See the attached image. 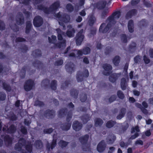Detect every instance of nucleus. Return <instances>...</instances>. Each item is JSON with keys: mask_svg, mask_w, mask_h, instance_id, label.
<instances>
[{"mask_svg": "<svg viewBox=\"0 0 153 153\" xmlns=\"http://www.w3.org/2000/svg\"><path fill=\"white\" fill-rule=\"evenodd\" d=\"M121 13L119 11L114 12L106 19L108 22L107 25L105 23L101 24L99 27V31L100 33H105L108 32L112 27V23L115 22V19H119L121 16Z\"/></svg>", "mask_w": 153, "mask_h": 153, "instance_id": "nucleus-1", "label": "nucleus"}, {"mask_svg": "<svg viewBox=\"0 0 153 153\" xmlns=\"http://www.w3.org/2000/svg\"><path fill=\"white\" fill-rule=\"evenodd\" d=\"M60 6L59 1L54 2L51 5L49 8L46 7L42 4H40L37 6V9L39 10L43 11L45 13L49 14L50 13H55Z\"/></svg>", "mask_w": 153, "mask_h": 153, "instance_id": "nucleus-2", "label": "nucleus"}, {"mask_svg": "<svg viewBox=\"0 0 153 153\" xmlns=\"http://www.w3.org/2000/svg\"><path fill=\"white\" fill-rule=\"evenodd\" d=\"M89 137V135L86 134L80 137L79 138L80 143L82 145V149L84 151H88L91 150L90 144H87Z\"/></svg>", "mask_w": 153, "mask_h": 153, "instance_id": "nucleus-3", "label": "nucleus"}, {"mask_svg": "<svg viewBox=\"0 0 153 153\" xmlns=\"http://www.w3.org/2000/svg\"><path fill=\"white\" fill-rule=\"evenodd\" d=\"M35 85L34 81L31 79H29L25 82L24 88L25 91L28 92L32 90Z\"/></svg>", "mask_w": 153, "mask_h": 153, "instance_id": "nucleus-4", "label": "nucleus"}, {"mask_svg": "<svg viewBox=\"0 0 153 153\" xmlns=\"http://www.w3.org/2000/svg\"><path fill=\"white\" fill-rule=\"evenodd\" d=\"M19 141H22V143H23V146H25V150L27 153H31L32 152L33 150V145L30 142H28L27 144H26V140L23 137L20 138L19 140Z\"/></svg>", "mask_w": 153, "mask_h": 153, "instance_id": "nucleus-5", "label": "nucleus"}, {"mask_svg": "<svg viewBox=\"0 0 153 153\" xmlns=\"http://www.w3.org/2000/svg\"><path fill=\"white\" fill-rule=\"evenodd\" d=\"M89 76V73L87 70L84 72L80 71L78 72L76 74V78L78 82H81L83 80V77H88Z\"/></svg>", "mask_w": 153, "mask_h": 153, "instance_id": "nucleus-6", "label": "nucleus"}, {"mask_svg": "<svg viewBox=\"0 0 153 153\" xmlns=\"http://www.w3.org/2000/svg\"><path fill=\"white\" fill-rule=\"evenodd\" d=\"M55 115L56 111L53 109H47L43 113V116L48 119H53L55 117Z\"/></svg>", "mask_w": 153, "mask_h": 153, "instance_id": "nucleus-7", "label": "nucleus"}, {"mask_svg": "<svg viewBox=\"0 0 153 153\" xmlns=\"http://www.w3.org/2000/svg\"><path fill=\"white\" fill-rule=\"evenodd\" d=\"M83 29H81L76 34L75 37L76 43L77 46H80L84 38V36L82 34Z\"/></svg>", "mask_w": 153, "mask_h": 153, "instance_id": "nucleus-8", "label": "nucleus"}, {"mask_svg": "<svg viewBox=\"0 0 153 153\" xmlns=\"http://www.w3.org/2000/svg\"><path fill=\"white\" fill-rule=\"evenodd\" d=\"M102 67L106 71H104L102 72L103 74L105 76L110 75L112 73L111 71L112 69V66L109 64L105 63L103 65Z\"/></svg>", "mask_w": 153, "mask_h": 153, "instance_id": "nucleus-9", "label": "nucleus"}, {"mask_svg": "<svg viewBox=\"0 0 153 153\" xmlns=\"http://www.w3.org/2000/svg\"><path fill=\"white\" fill-rule=\"evenodd\" d=\"M33 23L34 27H40L43 23V18L39 16H36L33 19Z\"/></svg>", "mask_w": 153, "mask_h": 153, "instance_id": "nucleus-10", "label": "nucleus"}, {"mask_svg": "<svg viewBox=\"0 0 153 153\" xmlns=\"http://www.w3.org/2000/svg\"><path fill=\"white\" fill-rule=\"evenodd\" d=\"M139 127L138 126H136L134 127H132L131 129V133L132 134L136 132L134 135H132L129 138V139L133 140L138 137L139 136V134L138 133L140 131Z\"/></svg>", "mask_w": 153, "mask_h": 153, "instance_id": "nucleus-11", "label": "nucleus"}, {"mask_svg": "<svg viewBox=\"0 0 153 153\" xmlns=\"http://www.w3.org/2000/svg\"><path fill=\"white\" fill-rule=\"evenodd\" d=\"M1 137L3 139L4 143L8 147L12 144L13 138L9 135H1Z\"/></svg>", "mask_w": 153, "mask_h": 153, "instance_id": "nucleus-12", "label": "nucleus"}, {"mask_svg": "<svg viewBox=\"0 0 153 153\" xmlns=\"http://www.w3.org/2000/svg\"><path fill=\"white\" fill-rule=\"evenodd\" d=\"M68 30L66 32L67 36L69 37H73L75 33V30L73 28L72 25H68L67 26Z\"/></svg>", "mask_w": 153, "mask_h": 153, "instance_id": "nucleus-13", "label": "nucleus"}, {"mask_svg": "<svg viewBox=\"0 0 153 153\" xmlns=\"http://www.w3.org/2000/svg\"><path fill=\"white\" fill-rule=\"evenodd\" d=\"M82 126V124L78 120L74 121L72 124L73 129L76 131H78L81 130Z\"/></svg>", "mask_w": 153, "mask_h": 153, "instance_id": "nucleus-14", "label": "nucleus"}, {"mask_svg": "<svg viewBox=\"0 0 153 153\" xmlns=\"http://www.w3.org/2000/svg\"><path fill=\"white\" fill-rule=\"evenodd\" d=\"M106 145L105 141L102 140L100 141L97 147V151L99 152H102L105 150Z\"/></svg>", "mask_w": 153, "mask_h": 153, "instance_id": "nucleus-15", "label": "nucleus"}, {"mask_svg": "<svg viewBox=\"0 0 153 153\" xmlns=\"http://www.w3.org/2000/svg\"><path fill=\"white\" fill-rule=\"evenodd\" d=\"M65 68L68 72L71 74L74 71L75 65L72 62H69L65 65Z\"/></svg>", "mask_w": 153, "mask_h": 153, "instance_id": "nucleus-16", "label": "nucleus"}, {"mask_svg": "<svg viewBox=\"0 0 153 153\" xmlns=\"http://www.w3.org/2000/svg\"><path fill=\"white\" fill-rule=\"evenodd\" d=\"M137 12V10L135 9H131L128 11L126 14L125 17L126 19L131 18L133 16H135Z\"/></svg>", "mask_w": 153, "mask_h": 153, "instance_id": "nucleus-17", "label": "nucleus"}, {"mask_svg": "<svg viewBox=\"0 0 153 153\" xmlns=\"http://www.w3.org/2000/svg\"><path fill=\"white\" fill-rule=\"evenodd\" d=\"M107 4L106 1L104 0L100 1L96 4V7L99 10H102L105 7Z\"/></svg>", "mask_w": 153, "mask_h": 153, "instance_id": "nucleus-18", "label": "nucleus"}, {"mask_svg": "<svg viewBox=\"0 0 153 153\" xmlns=\"http://www.w3.org/2000/svg\"><path fill=\"white\" fill-rule=\"evenodd\" d=\"M80 118L83 123L84 124H86L90 120L91 117L89 114H85L81 116Z\"/></svg>", "mask_w": 153, "mask_h": 153, "instance_id": "nucleus-19", "label": "nucleus"}, {"mask_svg": "<svg viewBox=\"0 0 153 153\" xmlns=\"http://www.w3.org/2000/svg\"><path fill=\"white\" fill-rule=\"evenodd\" d=\"M116 139V136L114 134H111L108 136L106 140L108 144H111L114 142Z\"/></svg>", "mask_w": 153, "mask_h": 153, "instance_id": "nucleus-20", "label": "nucleus"}, {"mask_svg": "<svg viewBox=\"0 0 153 153\" xmlns=\"http://www.w3.org/2000/svg\"><path fill=\"white\" fill-rule=\"evenodd\" d=\"M70 17L69 15L67 14L64 13L62 14L61 19L60 21L64 23H68L69 22L70 20Z\"/></svg>", "mask_w": 153, "mask_h": 153, "instance_id": "nucleus-21", "label": "nucleus"}, {"mask_svg": "<svg viewBox=\"0 0 153 153\" xmlns=\"http://www.w3.org/2000/svg\"><path fill=\"white\" fill-rule=\"evenodd\" d=\"M137 48V44L135 42H132L129 45L128 49L129 51L131 53L134 52Z\"/></svg>", "mask_w": 153, "mask_h": 153, "instance_id": "nucleus-22", "label": "nucleus"}, {"mask_svg": "<svg viewBox=\"0 0 153 153\" xmlns=\"http://www.w3.org/2000/svg\"><path fill=\"white\" fill-rule=\"evenodd\" d=\"M20 18H18L16 19V22L18 25H22L25 22L24 18L22 13H21L19 14Z\"/></svg>", "mask_w": 153, "mask_h": 153, "instance_id": "nucleus-23", "label": "nucleus"}, {"mask_svg": "<svg viewBox=\"0 0 153 153\" xmlns=\"http://www.w3.org/2000/svg\"><path fill=\"white\" fill-rule=\"evenodd\" d=\"M57 144V140L56 139H53L51 145L48 143L46 145V148L48 150L53 149L56 146Z\"/></svg>", "mask_w": 153, "mask_h": 153, "instance_id": "nucleus-24", "label": "nucleus"}, {"mask_svg": "<svg viewBox=\"0 0 153 153\" xmlns=\"http://www.w3.org/2000/svg\"><path fill=\"white\" fill-rule=\"evenodd\" d=\"M120 86L123 90H125L126 89L128 86V84L126 79L125 78L123 77L121 79Z\"/></svg>", "mask_w": 153, "mask_h": 153, "instance_id": "nucleus-25", "label": "nucleus"}, {"mask_svg": "<svg viewBox=\"0 0 153 153\" xmlns=\"http://www.w3.org/2000/svg\"><path fill=\"white\" fill-rule=\"evenodd\" d=\"M34 146L37 149H40L43 146V144L42 141L40 140H36L34 143Z\"/></svg>", "mask_w": 153, "mask_h": 153, "instance_id": "nucleus-26", "label": "nucleus"}, {"mask_svg": "<svg viewBox=\"0 0 153 153\" xmlns=\"http://www.w3.org/2000/svg\"><path fill=\"white\" fill-rule=\"evenodd\" d=\"M16 130V126L14 124H11L7 130V132L8 134H14Z\"/></svg>", "mask_w": 153, "mask_h": 153, "instance_id": "nucleus-27", "label": "nucleus"}, {"mask_svg": "<svg viewBox=\"0 0 153 153\" xmlns=\"http://www.w3.org/2000/svg\"><path fill=\"white\" fill-rule=\"evenodd\" d=\"M118 74L114 73L111 74L109 76V79L111 82H115L118 78Z\"/></svg>", "mask_w": 153, "mask_h": 153, "instance_id": "nucleus-28", "label": "nucleus"}, {"mask_svg": "<svg viewBox=\"0 0 153 153\" xmlns=\"http://www.w3.org/2000/svg\"><path fill=\"white\" fill-rule=\"evenodd\" d=\"M128 28L129 31L131 33L134 32V22L132 20H129L128 23Z\"/></svg>", "mask_w": 153, "mask_h": 153, "instance_id": "nucleus-29", "label": "nucleus"}, {"mask_svg": "<svg viewBox=\"0 0 153 153\" xmlns=\"http://www.w3.org/2000/svg\"><path fill=\"white\" fill-rule=\"evenodd\" d=\"M71 122H67L65 123L63 125L61 126L62 129L64 131H68L69 130L71 127Z\"/></svg>", "mask_w": 153, "mask_h": 153, "instance_id": "nucleus-30", "label": "nucleus"}, {"mask_svg": "<svg viewBox=\"0 0 153 153\" xmlns=\"http://www.w3.org/2000/svg\"><path fill=\"white\" fill-rule=\"evenodd\" d=\"M33 65L34 67H36L38 69L42 68L43 64L41 62L38 60H36L33 63Z\"/></svg>", "mask_w": 153, "mask_h": 153, "instance_id": "nucleus-31", "label": "nucleus"}, {"mask_svg": "<svg viewBox=\"0 0 153 153\" xmlns=\"http://www.w3.org/2000/svg\"><path fill=\"white\" fill-rule=\"evenodd\" d=\"M55 45L56 47L59 48L63 49L66 46V41L63 39L62 42L55 43Z\"/></svg>", "mask_w": 153, "mask_h": 153, "instance_id": "nucleus-32", "label": "nucleus"}, {"mask_svg": "<svg viewBox=\"0 0 153 153\" xmlns=\"http://www.w3.org/2000/svg\"><path fill=\"white\" fill-rule=\"evenodd\" d=\"M32 27V24L31 22L30 21H27L26 22L25 31V32L26 34H28L30 33Z\"/></svg>", "mask_w": 153, "mask_h": 153, "instance_id": "nucleus-33", "label": "nucleus"}, {"mask_svg": "<svg viewBox=\"0 0 153 153\" xmlns=\"http://www.w3.org/2000/svg\"><path fill=\"white\" fill-rule=\"evenodd\" d=\"M116 123L117 122L115 121L111 120L107 122L106 123L105 126L107 128H110L113 127Z\"/></svg>", "mask_w": 153, "mask_h": 153, "instance_id": "nucleus-34", "label": "nucleus"}, {"mask_svg": "<svg viewBox=\"0 0 153 153\" xmlns=\"http://www.w3.org/2000/svg\"><path fill=\"white\" fill-rule=\"evenodd\" d=\"M120 62V57L118 55H116L113 59L112 62L116 66H118Z\"/></svg>", "mask_w": 153, "mask_h": 153, "instance_id": "nucleus-35", "label": "nucleus"}, {"mask_svg": "<svg viewBox=\"0 0 153 153\" xmlns=\"http://www.w3.org/2000/svg\"><path fill=\"white\" fill-rule=\"evenodd\" d=\"M70 93L71 97L75 99H76L77 98L79 92L75 88H72L71 90Z\"/></svg>", "mask_w": 153, "mask_h": 153, "instance_id": "nucleus-36", "label": "nucleus"}, {"mask_svg": "<svg viewBox=\"0 0 153 153\" xmlns=\"http://www.w3.org/2000/svg\"><path fill=\"white\" fill-rule=\"evenodd\" d=\"M50 80L48 79H44L41 82V85L45 88H47L50 84Z\"/></svg>", "mask_w": 153, "mask_h": 153, "instance_id": "nucleus-37", "label": "nucleus"}, {"mask_svg": "<svg viewBox=\"0 0 153 153\" xmlns=\"http://www.w3.org/2000/svg\"><path fill=\"white\" fill-rule=\"evenodd\" d=\"M94 121V126L96 127L101 126L103 123V120L100 118H96Z\"/></svg>", "mask_w": 153, "mask_h": 153, "instance_id": "nucleus-38", "label": "nucleus"}, {"mask_svg": "<svg viewBox=\"0 0 153 153\" xmlns=\"http://www.w3.org/2000/svg\"><path fill=\"white\" fill-rule=\"evenodd\" d=\"M32 54L35 57H41L42 56L41 51L39 49H36L32 52Z\"/></svg>", "mask_w": 153, "mask_h": 153, "instance_id": "nucleus-39", "label": "nucleus"}, {"mask_svg": "<svg viewBox=\"0 0 153 153\" xmlns=\"http://www.w3.org/2000/svg\"><path fill=\"white\" fill-rule=\"evenodd\" d=\"M27 67H23L20 71V77L22 79H24L25 76Z\"/></svg>", "mask_w": 153, "mask_h": 153, "instance_id": "nucleus-40", "label": "nucleus"}, {"mask_svg": "<svg viewBox=\"0 0 153 153\" xmlns=\"http://www.w3.org/2000/svg\"><path fill=\"white\" fill-rule=\"evenodd\" d=\"M56 30L57 32V36L58 40L59 41L63 40V38L62 36L63 32L59 28L56 29Z\"/></svg>", "mask_w": 153, "mask_h": 153, "instance_id": "nucleus-41", "label": "nucleus"}, {"mask_svg": "<svg viewBox=\"0 0 153 153\" xmlns=\"http://www.w3.org/2000/svg\"><path fill=\"white\" fill-rule=\"evenodd\" d=\"M71 81L69 80H66L64 83H62L61 86V88L63 89L64 90L68 88L69 85L70 84Z\"/></svg>", "mask_w": 153, "mask_h": 153, "instance_id": "nucleus-42", "label": "nucleus"}, {"mask_svg": "<svg viewBox=\"0 0 153 153\" xmlns=\"http://www.w3.org/2000/svg\"><path fill=\"white\" fill-rule=\"evenodd\" d=\"M57 81L55 80H52L50 84L51 89L53 90H56L57 89Z\"/></svg>", "mask_w": 153, "mask_h": 153, "instance_id": "nucleus-43", "label": "nucleus"}, {"mask_svg": "<svg viewBox=\"0 0 153 153\" xmlns=\"http://www.w3.org/2000/svg\"><path fill=\"white\" fill-rule=\"evenodd\" d=\"M2 86L3 89L7 91L10 92L11 90V88L10 85L5 82L2 83Z\"/></svg>", "mask_w": 153, "mask_h": 153, "instance_id": "nucleus-44", "label": "nucleus"}, {"mask_svg": "<svg viewBox=\"0 0 153 153\" xmlns=\"http://www.w3.org/2000/svg\"><path fill=\"white\" fill-rule=\"evenodd\" d=\"M68 109L66 108H64L59 111L58 114L59 116H62L63 115H66L67 113Z\"/></svg>", "mask_w": 153, "mask_h": 153, "instance_id": "nucleus-45", "label": "nucleus"}, {"mask_svg": "<svg viewBox=\"0 0 153 153\" xmlns=\"http://www.w3.org/2000/svg\"><path fill=\"white\" fill-rule=\"evenodd\" d=\"M95 21L96 19L94 17L92 16H90L88 20L89 25L90 26H93L95 22Z\"/></svg>", "mask_w": 153, "mask_h": 153, "instance_id": "nucleus-46", "label": "nucleus"}, {"mask_svg": "<svg viewBox=\"0 0 153 153\" xmlns=\"http://www.w3.org/2000/svg\"><path fill=\"white\" fill-rule=\"evenodd\" d=\"M120 39L122 42L124 43L127 42V37L125 34H121L120 35Z\"/></svg>", "mask_w": 153, "mask_h": 153, "instance_id": "nucleus-47", "label": "nucleus"}, {"mask_svg": "<svg viewBox=\"0 0 153 153\" xmlns=\"http://www.w3.org/2000/svg\"><path fill=\"white\" fill-rule=\"evenodd\" d=\"M113 51V48L111 47H106L105 49V53L107 55H109Z\"/></svg>", "mask_w": 153, "mask_h": 153, "instance_id": "nucleus-48", "label": "nucleus"}, {"mask_svg": "<svg viewBox=\"0 0 153 153\" xmlns=\"http://www.w3.org/2000/svg\"><path fill=\"white\" fill-rule=\"evenodd\" d=\"M59 144L61 147L63 148L66 147L67 146L68 144V142L63 140H60L59 141Z\"/></svg>", "mask_w": 153, "mask_h": 153, "instance_id": "nucleus-49", "label": "nucleus"}, {"mask_svg": "<svg viewBox=\"0 0 153 153\" xmlns=\"http://www.w3.org/2000/svg\"><path fill=\"white\" fill-rule=\"evenodd\" d=\"M34 105L35 106H39L40 107H43L45 105L43 102L36 100L34 102Z\"/></svg>", "mask_w": 153, "mask_h": 153, "instance_id": "nucleus-50", "label": "nucleus"}, {"mask_svg": "<svg viewBox=\"0 0 153 153\" xmlns=\"http://www.w3.org/2000/svg\"><path fill=\"white\" fill-rule=\"evenodd\" d=\"M117 95L118 97L121 100H123L125 97L123 92L120 90H118L117 91Z\"/></svg>", "mask_w": 153, "mask_h": 153, "instance_id": "nucleus-51", "label": "nucleus"}, {"mask_svg": "<svg viewBox=\"0 0 153 153\" xmlns=\"http://www.w3.org/2000/svg\"><path fill=\"white\" fill-rule=\"evenodd\" d=\"M23 143H19L15 144L14 146V148L15 150L20 152L22 149V146H23Z\"/></svg>", "mask_w": 153, "mask_h": 153, "instance_id": "nucleus-52", "label": "nucleus"}, {"mask_svg": "<svg viewBox=\"0 0 153 153\" xmlns=\"http://www.w3.org/2000/svg\"><path fill=\"white\" fill-rule=\"evenodd\" d=\"M73 116L72 113L71 111H69L66 117V121L67 122L70 123Z\"/></svg>", "mask_w": 153, "mask_h": 153, "instance_id": "nucleus-53", "label": "nucleus"}, {"mask_svg": "<svg viewBox=\"0 0 153 153\" xmlns=\"http://www.w3.org/2000/svg\"><path fill=\"white\" fill-rule=\"evenodd\" d=\"M147 22L145 19H143L139 21L138 23V25L140 27H145L147 25Z\"/></svg>", "mask_w": 153, "mask_h": 153, "instance_id": "nucleus-54", "label": "nucleus"}, {"mask_svg": "<svg viewBox=\"0 0 153 153\" xmlns=\"http://www.w3.org/2000/svg\"><path fill=\"white\" fill-rule=\"evenodd\" d=\"M20 131L22 133L26 135L27 133V128L24 126H21L20 127Z\"/></svg>", "mask_w": 153, "mask_h": 153, "instance_id": "nucleus-55", "label": "nucleus"}, {"mask_svg": "<svg viewBox=\"0 0 153 153\" xmlns=\"http://www.w3.org/2000/svg\"><path fill=\"white\" fill-rule=\"evenodd\" d=\"M66 8L68 11L69 12H72L74 10V7L71 3H68L66 5Z\"/></svg>", "mask_w": 153, "mask_h": 153, "instance_id": "nucleus-56", "label": "nucleus"}, {"mask_svg": "<svg viewBox=\"0 0 153 153\" xmlns=\"http://www.w3.org/2000/svg\"><path fill=\"white\" fill-rule=\"evenodd\" d=\"M87 99V95L86 94H82L80 97V100L82 102H85Z\"/></svg>", "mask_w": 153, "mask_h": 153, "instance_id": "nucleus-57", "label": "nucleus"}, {"mask_svg": "<svg viewBox=\"0 0 153 153\" xmlns=\"http://www.w3.org/2000/svg\"><path fill=\"white\" fill-rule=\"evenodd\" d=\"M109 12L108 8H106L103 10L101 13V17L102 19H105L106 16L107 14Z\"/></svg>", "mask_w": 153, "mask_h": 153, "instance_id": "nucleus-58", "label": "nucleus"}, {"mask_svg": "<svg viewBox=\"0 0 153 153\" xmlns=\"http://www.w3.org/2000/svg\"><path fill=\"white\" fill-rule=\"evenodd\" d=\"M53 131V129L52 128H49L44 129L43 131L44 133L45 134H51Z\"/></svg>", "mask_w": 153, "mask_h": 153, "instance_id": "nucleus-59", "label": "nucleus"}, {"mask_svg": "<svg viewBox=\"0 0 153 153\" xmlns=\"http://www.w3.org/2000/svg\"><path fill=\"white\" fill-rule=\"evenodd\" d=\"M82 50L83 52V54L85 55H86L89 53L91 51L90 48L88 47H85Z\"/></svg>", "mask_w": 153, "mask_h": 153, "instance_id": "nucleus-60", "label": "nucleus"}, {"mask_svg": "<svg viewBox=\"0 0 153 153\" xmlns=\"http://www.w3.org/2000/svg\"><path fill=\"white\" fill-rule=\"evenodd\" d=\"M20 49L22 53H25L27 52L28 48L26 45H24L22 46L20 48Z\"/></svg>", "mask_w": 153, "mask_h": 153, "instance_id": "nucleus-61", "label": "nucleus"}, {"mask_svg": "<svg viewBox=\"0 0 153 153\" xmlns=\"http://www.w3.org/2000/svg\"><path fill=\"white\" fill-rule=\"evenodd\" d=\"M6 94L4 92H0V100L4 101L6 98Z\"/></svg>", "mask_w": 153, "mask_h": 153, "instance_id": "nucleus-62", "label": "nucleus"}, {"mask_svg": "<svg viewBox=\"0 0 153 153\" xmlns=\"http://www.w3.org/2000/svg\"><path fill=\"white\" fill-rule=\"evenodd\" d=\"M5 29V25L4 22L0 20V30H3Z\"/></svg>", "mask_w": 153, "mask_h": 153, "instance_id": "nucleus-63", "label": "nucleus"}, {"mask_svg": "<svg viewBox=\"0 0 153 153\" xmlns=\"http://www.w3.org/2000/svg\"><path fill=\"white\" fill-rule=\"evenodd\" d=\"M63 63V60L61 59L56 60L54 63V65L55 66H59L62 65Z\"/></svg>", "mask_w": 153, "mask_h": 153, "instance_id": "nucleus-64", "label": "nucleus"}]
</instances>
